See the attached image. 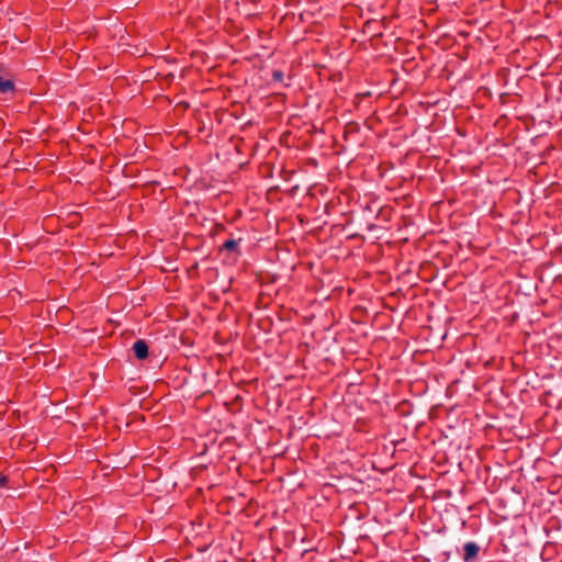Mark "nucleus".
Masks as SVG:
<instances>
[{
  "label": "nucleus",
  "instance_id": "1",
  "mask_svg": "<svg viewBox=\"0 0 562 562\" xmlns=\"http://www.w3.org/2000/svg\"><path fill=\"white\" fill-rule=\"evenodd\" d=\"M134 355L137 359L143 360L148 356V346L143 339H138L133 344L132 347Z\"/></svg>",
  "mask_w": 562,
  "mask_h": 562
},
{
  "label": "nucleus",
  "instance_id": "2",
  "mask_svg": "<svg viewBox=\"0 0 562 562\" xmlns=\"http://www.w3.org/2000/svg\"><path fill=\"white\" fill-rule=\"evenodd\" d=\"M464 562H472L479 554L480 547L475 542H467L464 544Z\"/></svg>",
  "mask_w": 562,
  "mask_h": 562
},
{
  "label": "nucleus",
  "instance_id": "3",
  "mask_svg": "<svg viewBox=\"0 0 562 562\" xmlns=\"http://www.w3.org/2000/svg\"><path fill=\"white\" fill-rule=\"evenodd\" d=\"M14 89V83L9 80V79H4L0 76V92L1 93H7V92H10Z\"/></svg>",
  "mask_w": 562,
  "mask_h": 562
},
{
  "label": "nucleus",
  "instance_id": "4",
  "mask_svg": "<svg viewBox=\"0 0 562 562\" xmlns=\"http://www.w3.org/2000/svg\"><path fill=\"white\" fill-rule=\"evenodd\" d=\"M237 247H238V241L235 239H228L222 246V248L227 251H235L237 249Z\"/></svg>",
  "mask_w": 562,
  "mask_h": 562
},
{
  "label": "nucleus",
  "instance_id": "5",
  "mask_svg": "<svg viewBox=\"0 0 562 562\" xmlns=\"http://www.w3.org/2000/svg\"><path fill=\"white\" fill-rule=\"evenodd\" d=\"M272 77H273V79H274L276 81H282V80H283L284 75H283V72H282V71H280V70H276V71H273Z\"/></svg>",
  "mask_w": 562,
  "mask_h": 562
},
{
  "label": "nucleus",
  "instance_id": "6",
  "mask_svg": "<svg viewBox=\"0 0 562 562\" xmlns=\"http://www.w3.org/2000/svg\"><path fill=\"white\" fill-rule=\"evenodd\" d=\"M8 482V477L4 475H0V486H5Z\"/></svg>",
  "mask_w": 562,
  "mask_h": 562
}]
</instances>
